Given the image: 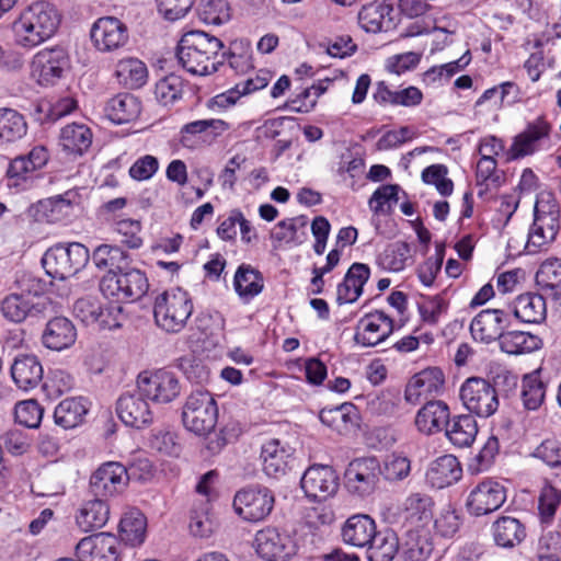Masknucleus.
I'll return each mask as SVG.
<instances>
[{
    "instance_id": "nucleus-59",
    "label": "nucleus",
    "mask_w": 561,
    "mask_h": 561,
    "mask_svg": "<svg viewBox=\"0 0 561 561\" xmlns=\"http://www.w3.org/2000/svg\"><path fill=\"white\" fill-rule=\"evenodd\" d=\"M400 186L397 184H386L379 186L370 196L368 206L375 215L388 214L392 203L399 199Z\"/></svg>"
},
{
    "instance_id": "nucleus-34",
    "label": "nucleus",
    "mask_w": 561,
    "mask_h": 561,
    "mask_svg": "<svg viewBox=\"0 0 561 561\" xmlns=\"http://www.w3.org/2000/svg\"><path fill=\"white\" fill-rule=\"evenodd\" d=\"M393 8L385 2L364 5L358 13V23L366 32H388L394 26L391 13Z\"/></svg>"
},
{
    "instance_id": "nucleus-19",
    "label": "nucleus",
    "mask_w": 561,
    "mask_h": 561,
    "mask_svg": "<svg viewBox=\"0 0 561 561\" xmlns=\"http://www.w3.org/2000/svg\"><path fill=\"white\" fill-rule=\"evenodd\" d=\"M229 127L227 122L219 118L197 119L182 126L179 140L184 148L188 149L209 146Z\"/></svg>"
},
{
    "instance_id": "nucleus-33",
    "label": "nucleus",
    "mask_w": 561,
    "mask_h": 561,
    "mask_svg": "<svg viewBox=\"0 0 561 561\" xmlns=\"http://www.w3.org/2000/svg\"><path fill=\"white\" fill-rule=\"evenodd\" d=\"M42 339L47 348L61 351L75 343L77 331L69 319L55 317L47 322Z\"/></svg>"
},
{
    "instance_id": "nucleus-10",
    "label": "nucleus",
    "mask_w": 561,
    "mask_h": 561,
    "mask_svg": "<svg viewBox=\"0 0 561 561\" xmlns=\"http://www.w3.org/2000/svg\"><path fill=\"white\" fill-rule=\"evenodd\" d=\"M506 488L494 478H484L476 483L466 499V508L473 516H483L497 511L506 501Z\"/></svg>"
},
{
    "instance_id": "nucleus-21",
    "label": "nucleus",
    "mask_w": 561,
    "mask_h": 561,
    "mask_svg": "<svg viewBox=\"0 0 561 561\" xmlns=\"http://www.w3.org/2000/svg\"><path fill=\"white\" fill-rule=\"evenodd\" d=\"M80 203V194L77 190H68L64 194L55 195L28 207V215L38 222H58L65 219L73 205Z\"/></svg>"
},
{
    "instance_id": "nucleus-15",
    "label": "nucleus",
    "mask_w": 561,
    "mask_h": 561,
    "mask_svg": "<svg viewBox=\"0 0 561 561\" xmlns=\"http://www.w3.org/2000/svg\"><path fill=\"white\" fill-rule=\"evenodd\" d=\"M116 412L119 420L129 427L141 430L152 424L154 413L150 408L146 394L136 389L123 393L116 402Z\"/></svg>"
},
{
    "instance_id": "nucleus-23",
    "label": "nucleus",
    "mask_w": 561,
    "mask_h": 561,
    "mask_svg": "<svg viewBox=\"0 0 561 561\" xmlns=\"http://www.w3.org/2000/svg\"><path fill=\"white\" fill-rule=\"evenodd\" d=\"M118 540L108 533H99L84 537L76 546V556L80 561H116Z\"/></svg>"
},
{
    "instance_id": "nucleus-39",
    "label": "nucleus",
    "mask_w": 561,
    "mask_h": 561,
    "mask_svg": "<svg viewBox=\"0 0 561 561\" xmlns=\"http://www.w3.org/2000/svg\"><path fill=\"white\" fill-rule=\"evenodd\" d=\"M141 112V103L130 93H118L106 104L105 113L115 124H126L136 119Z\"/></svg>"
},
{
    "instance_id": "nucleus-40",
    "label": "nucleus",
    "mask_w": 561,
    "mask_h": 561,
    "mask_svg": "<svg viewBox=\"0 0 561 561\" xmlns=\"http://www.w3.org/2000/svg\"><path fill=\"white\" fill-rule=\"evenodd\" d=\"M513 311L522 322L541 323L547 317L546 300L539 294L525 293L515 299Z\"/></svg>"
},
{
    "instance_id": "nucleus-44",
    "label": "nucleus",
    "mask_w": 561,
    "mask_h": 561,
    "mask_svg": "<svg viewBox=\"0 0 561 561\" xmlns=\"http://www.w3.org/2000/svg\"><path fill=\"white\" fill-rule=\"evenodd\" d=\"M547 381L539 369L526 374L522 379L520 399L526 410L536 411L545 402Z\"/></svg>"
},
{
    "instance_id": "nucleus-22",
    "label": "nucleus",
    "mask_w": 561,
    "mask_h": 561,
    "mask_svg": "<svg viewBox=\"0 0 561 561\" xmlns=\"http://www.w3.org/2000/svg\"><path fill=\"white\" fill-rule=\"evenodd\" d=\"M393 332V320L383 311L376 310L362 317L356 327L354 341L362 347H374Z\"/></svg>"
},
{
    "instance_id": "nucleus-17",
    "label": "nucleus",
    "mask_w": 561,
    "mask_h": 561,
    "mask_svg": "<svg viewBox=\"0 0 561 561\" xmlns=\"http://www.w3.org/2000/svg\"><path fill=\"white\" fill-rule=\"evenodd\" d=\"M94 47L102 53H114L123 48L129 39L127 26L117 18L98 19L90 32Z\"/></svg>"
},
{
    "instance_id": "nucleus-46",
    "label": "nucleus",
    "mask_w": 561,
    "mask_h": 561,
    "mask_svg": "<svg viewBox=\"0 0 561 561\" xmlns=\"http://www.w3.org/2000/svg\"><path fill=\"white\" fill-rule=\"evenodd\" d=\"M434 501L431 495L422 492L409 494L402 503V512L412 524H427L433 518Z\"/></svg>"
},
{
    "instance_id": "nucleus-24",
    "label": "nucleus",
    "mask_w": 561,
    "mask_h": 561,
    "mask_svg": "<svg viewBox=\"0 0 561 561\" xmlns=\"http://www.w3.org/2000/svg\"><path fill=\"white\" fill-rule=\"evenodd\" d=\"M508 324V314L502 309H484L471 321L470 332L476 341L491 343L501 341Z\"/></svg>"
},
{
    "instance_id": "nucleus-58",
    "label": "nucleus",
    "mask_w": 561,
    "mask_h": 561,
    "mask_svg": "<svg viewBox=\"0 0 561 561\" xmlns=\"http://www.w3.org/2000/svg\"><path fill=\"white\" fill-rule=\"evenodd\" d=\"M125 283L124 268L117 272H107L100 282V290L104 297L111 298L116 302H129L128 294L125 290Z\"/></svg>"
},
{
    "instance_id": "nucleus-18",
    "label": "nucleus",
    "mask_w": 561,
    "mask_h": 561,
    "mask_svg": "<svg viewBox=\"0 0 561 561\" xmlns=\"http://www.w3.org/2000/svg\"><path fill=\"white\" fill-rule=\"evenodd\" d=\"M551 125L543 116L529 122L526 128L513 138L508 149V158L517 160L534 154L550 138Z\"/></svg>"
},
{
    "instance_id": "nucleus-48",
    "label": "nucleus",
    "mask_w": 561,
    "mask_h": 561,
    "mask_svg": "<svg viewBox=\"0 0 561 561\" xmlns=\"http://www.w3.org/2000/svg\"><path fill=\"white\" fill-rule=\"evenodd\" d=\"M536 284L553 298H560L561 260L558 257H550L543 261L536 273Z\"/></svg>"
},
{
    "instance_id": "nucleus-26",
    "label": "nucleus",
    "mask_w": 561,
    "mask_h": 561,
    "mask_svg": "<svg viewBox=\"0 0 561 561\" xmlns=\"http://www.w3.org/2000/svg\"><path fill=\"white\" fill-rule=\"evenodd\" d=\"M445 383V378L442 369L437 367H430L415 374L409 381L404 398L410 403H417L420 399L437 396L442 392Z\"/></svg>"
},
{
    "instance_id": "nucleus-20",
    "label": "nucleus",
    "mask_w": 561,
    "mask_h": 561,
    "mask_svg": "<svg viewBox=\"0 0 561 561\" xmlns=\"http://www.w3.org/2000/svg\"><path fill=\"white\" fill-rule=\"evenodd\" d=\"M300 485L310 500L324 501L336 493L339 476L330 466L313 465L302 474Z\"/></svg>"
},
{
    "instance_id": "nucleus-8",
    "label": "nucleus",
    "mask_w": 561,
    "mask_h": 561,
    "mask_svg": "<svg viewBox=\"0 0 561 561\" xmlns=\"http://www.w3.org/2000/svg\"><path fill=\"white\" fill-rule=\"evenodd\" d=\"M460 399L470 413L484 419L493 415L500 405L496 389L480 377H470L461 385Z\"/></svg>"
},
{
    "instance_id": "nucleus-9",
    "label": "nucleus",
    "mask_w": 561,
    "mask_h": 561,
    "mask_svg": "<svg viewBox=\"0 0 561 561\" xmlns=\"http://www.w3.org/2000/svg\"><path fill=\"white\" fill-rule=\"evenodd\" d=\"M274 503V494L270 489L252 485L243 488L236 493L233 508L242 519L257 523L271 514Z\"/></svg>"
},
{
    "instance_id": "nucleus-30",
    "label": "nucleus",
    "mask_w": 561,
    "mask_h": 561,
    "mask_svg": "<svg viewBox=\"0 0 561 561\" xmlns=\"http://www.w3.org/2000/svg\"><path fill=\"white\" fill-rule=\"evenodd\" d=\"M450 420V410L442 400L427 401L416 413L415 425L417 430L432 435L446 428Z\"/></svg>"
},
{
    "instance_id": "nucleus-54",
    "label": "nucleus",
    "mask_w": 561,
    "mask_h": 561,
    "mask_svg": "<svg viewBox=\"0 0 561 561\" xmlns=\"http://www.w3.org/2000/svg\"><path fill=\"white\" fill-rule=\"evenodd\" d=\"M185 82L171 73L160 79L154 87V98L163 106H172L183 98Z\"/></svg>"
},
{
    "instance_id": "nucleus-52",
    "label": "nucleus",
    "mask_w": 561,
    "mask_h": 561,
    "mask_svg": "<svg viewBox=\"0 0 561 561\" xmlns=\"http://www.w3.org/2000/svg\"><path fill=\"white\" fill-rule=\"evenodd\" d=\"M27 133L24 116L15 110L0 108V145L14 142Z\"/></svg>"
},
{
    "instance_id": "nucleus-4",
    "label": "nucleus",
    "mask_w": 561,
    "mask_h": 561,
    "mask_svg": "<svg viewBox=\"0 0 561 561\" xmlns=\"http://www.w3.org/2000/svg\"><path fill=\"white\" fill-rule=\"evenodd\" d=\"M190 294L180 288H170L156 297L153 316L159 328L169 333H179L193 313Z\"/></svg>"
},
{
    "instance_id": "nucleus-61",
    "label": "nucleus",
    "mask_w": 561,
    "mask_h": 561,
    "mask_svg": "<svg viewBox=\"0 0 561 561\" xmlns=\"http://www.w3.org/2000/svg\"><path fill=\"white\" fill-rule=\"evenodd\" d=\"M461 525V517L450 504L445 505L434 520V528L438 535L445 538L454 537Z\"/></svg>"
},
{
    "instance_id": "nucleus-13",
    "label": "nucleus",
    "mask_w": 561,
    "mask_h": 561,
    "mask_svg": "<svg viewBox=\"0 0 561 561\" xmlns=\"http://www.w3.org/2000/svg\"><path fill=\"white\" fill-rule=\"evenodd\" d=\"M253 545L257 556L265 561H288L296 554L293 538L275 527L259 530Z\"/></svg>"
},
{
    "instance_id": "nucleus-60",
    "label": "nucleus",
    "mask_w": 561,
    "mask_h": 561,
    "mask_svg": "<svg viewBox=\"0 0 561 561\" xmlns=\"http://www.w3.org/2000/svg\"><path fill=\"white\" fill-rule=\"evenodd\" d=\"M561 504V490L550 483H546L539 494L538 511L542 522L549 523L556 515Z\"/></svg>"
},
{
    "instance_id": "nucleus-5",
    "label": "nucleus",
    "mask_w": 561,
    "mask_h": 561,
    "mask_svg": "<svg viewBox=\"0 0 561 561\" xmlns=\"http://www.w3.org/2000/svg\"><path fill=\"white\" fill-rule=\"evenodd\" d=\"M89 260V249L82 243H58L45 252L42 264L47 275L64 280L78 274Z\"/></svg>"
},
{
    "instance_id": "nucleus-35",
    "label": "nucleus",
    "mask_w": 561,
    "mask_h": 561,
    "mask_svg": "<svg viewBox=\"0 0 561 561\" xmlns=\"http://www.w3.org/2000/svg\"><path fill=\"white\" fill-rule=\"evenodd\" d=\"M92 140V130L85 124L72 123L60 129L59 146L68 154H84L91 147Z\"/></svg>"
},
{
    "instance_id": "nucleus-6",
    "label": "nucleus",
    "mask_w": 561,
    "mask_h": 561,
    "mask_svg": "<svg viewBox=\"0 0 561 561\" xmlns=\"http://www.w3.org/2000/svg\"><path fill=\"white\" fill-rule=\"evenodd\" d=\"M217 416V403L207 391L191 393L183 407V425L187 431L199 436L207 435L215 428Z\"/></svg>"
},
{
    "instance_id": "nucleus-14",
    "label": "nucleus",
    "mask_w": 561,
    "mask_h": 561,
    "mask_svg": "<svg viewBox=\"0 0 561 561\" xmlns=\"http://www.w3.org/2000/svg\"><path fill=\"white\" fill-rule=\"evenodd\" d=\"M129 473L119 462L108 461L101 465L90 477V490L101 499L116 496L128 485Z\"/></svg>"
},
{
    "instance_id": "nucleus-49",
    "label": "nucleus",
    "mask_w": 561,
    "mask_h": 561,
    "mask_svg": "<svg viewBox=\"0 0 561 561\" xmlns=\"http://www.w3.org/2000/svg\"><path fill=\"white\" fill-rule=\"evenodd\" d=\"M147 520L138 510L126 512L119 522V537L130 546H138L144 542L146 536Z\"/></svg>"
},
{
    "instance_id": "nucleus-53",
    "label": "nucleus",
    "mask_w": 561,
    "mask_h": 561,
    "mask_svg": "<svg viewBox=\"0 0 561 561\" xmlns=\"http://www.w3.org/2000/svg\"><path fill=\"white\" fill-rule=\"evenodd\" d=\"M228 62L229 67L237 75H244L253 68L252 48L248 41H234L230 44L227 53H222L219 59Z\"/></svg>"
},
{
    "instance_id": "nucleus-37",
    "label": "nucleus",
    "mask_w": 561,
    "mask_h": 561,
    "mask_svg": "<svg viewBox=\"0 0 561 561\" xmlns=\"http://www.w3.org/2000/svg\"><path fill=\"white\" fill-rule=\"evenodd\" d=\"M233 287L239 298L248 304L262 293L264 279L257 270L249 264H241L236 271Z\"/></svg>"
},
{
    "instance_id": "nucleus-28",
    "label": "nucleus",
    "mask_w": 561,
    "mask_h": 561,
    "mask_svg": "<svg viewBox=\"0 0 561 561\" xmlns=\"http://www.w3.org/2000/svg\"><path fill=\"white\" fill-rule=\"evenodd\" d=\"M43 375V366L33 354H19L11 365V377L23 391L35 389L42 382Z\"/></svg>"
},
{
    "instance_id": "nucleus-2",
    "label": "nucleus",
    "mask_w": 561,
    "mask_h": 561,
    "mask_svg": "<svg viewBox=\"0 0 561 561\" xmlns=\"http://www.w3.org/2000/svg\"><path fill=\"white\" fill-rule=\"evenodd\" d=\"M222 48V42L216 36L203 31H191L180 39L176 57L187 72L207 76L216 72L222 65V61L217 59Z\"/></svg>"
},
{
    "instance_id": "nucleus-31",
    "label": "nucleus",
    "mask_w": 561,
    "mask_h": 561,
    "mask_svg": "<svg viewBox=\"0 0 561 561\" xmlns=\"http://www.w3.org/2000/svg\"><path fill=\"white\" fill-rule=\"evenodd\" d=\"M376 522L367 514H355L348 517L341 529V537L344 543L366 548L374 539Z\"/></svg>"
},
{
    "instance_id": "nucleus-41",
    "label": "nucleus",
    "mask_w": 561,
    "mask_h": 561,
    "mask_svg": "<svg viewBox=\"0 0 561 561\" xmlns=\"http://www.w3.org/2000/svg\"><path fill=\"white\" fill-rule=\"evenodd\" d=\"M87 413V400L82 397H71L58 403L54 411V420L57 425L69 430L80 425Z\"/></svg>"
},
{
    "instance_id": "nucleus-7",
    "label": "nucleus",
    "mask_w": 561,
    "mask_h": 561,
    "mask_svg": "<svg viewBox=\"0 0 561 561\" xmlns=\"http://www.w3.org/2000/svg\"><path fill=\"white\" fill-rule=\"evenodd\" d=\"M381 466L376 457L353 459L344 472L346 490L360 499L367 497L377 489Z\"/></svg>"
},
{
    "instance_id": "nucleus-3",
    "label": "nucleus",
    "mask_w": 561,
    "mask_h": 561,
    "mask_svg": "<svg viewBox=\"0 0 561 561\" xmlns=\"http://www.w3.org/2000/svg\"><path fill=\"white\" fill-rule=\"evenodd\" d=\"M559 229V205L551 194H541L535 204L534 221L525 245L526 252L536 254L546 250L556 240Z\"/></svg>"
},
{
    "instance_id": "nucleus-56",
    "label": "nucleus",
    "mask_w": 561,
    "mask_h": 561,
    "mask_svg": "<svg viewBox=\"0 0 561 561\" xmlns=\"http://www.w3.org/2000/svg\"><path fill=\"white\" fill-rule=\"evenodd\" d=\"M502 182L501 172L497 170L496 159L479 158L476 167V184L479 187L478 195L481 197L491 187H499Z\"/></svg>"
},
{
    "instance_id": "nucleus-32",
    "label": "nucleus",
    "mask_w": 561,
    "mask_h": 561,
    "mask_svg": "<svg viewBox=\"0 0 561 561\" xmlns=\"http://www.w3.org/2000/svg\"><path fill=\"white\" fill-rule=\"evenodd\" d=\"M462 477V467L454 455L435 459L426 472V480L435 489L448 488Z\"/></svg>"
},
{
    "instance_id": "nucleus-16",
    "label": "nucleus",
    "mask_w": 561,
    "mask_h": 561,
    "mask_svg": "<svg viewBox=\"0 0 561 561\" xmlns=\"http://www.w3.org/2000/svg\"><path fill=\"white\" fill-rule=\"evenodd\" d=\"M48 160L49 153L44 146H35L27 154L14 158L7 171L8 186L18 190L27 188L34 173L44 168Z\"/></svg>"
},
{
    "instance_id": "nucleus-25",
    "label": "nucleus",
    "mask_w": 561,
    "mask_h": 561,
    "mask_svg": "<svg viewBox=\"0 0 561 561\" xmlns=\"http://www.w3.org/2000/svg\"><path fill=\"white\" fill-rule=\"evenodd\" d=\"M295 449L278 438L267 439L261 447V460L266 476L278 478L289 469Z\"/></svg>"
},
{
    "instance_id": "nucleus-62",
    "label": "nucleus",
    "mask_w": 561,
    "mask_h": 561,
    "mask_svg": "<svg viewBox=\"0 0 561 561\" xmlns=\"http://www.w3.org/2000/svg\"><path fill=\"white\" fill-rule=\"evenodd\" d=\"M411 472V461L408 457L392 454L383 461L381 474L387 481H402L409 477Z\"/></svg>"
},
{
    "instance_id": "nucleus-1",
    "label": "nucleus",
    "mask_w": 561,
    "mask_h": 561,
    "mask_svg": "<svg viewBox=\"0 0 561 561\" xmlns=\"http://www.w3.org/2000/svg\"><path fill=\"white\" fill-rule=\"evenodd\" d=\"M61 16L56 7L47 1H37L25 8L12 23L14 44L31 49L55 35Z\"/></svg>"
},
{
    "instance_id": "nucleus-42",
    "label": "nucleus",
    "mask_w": 561,
    "mask_h": 561,
    "mask_svg": "<svg viewBox=\"0 0 561 561\" xmlns=\"http://www.w3.org/2000/svg\"><path fill=\"white\" fill-rule=\"evenodd\" d=\"M495 543L502 548H513L526 537L525 526L515 517L502 516L492 525Z\"/></svg>"
},
{
    "instance_id": "nucleus-51",
    "label": "nucleus",
    "mask_w": 561,
    "mask_h": 561,
    "mask_svg": "<svg viewBox=\"0 0 561 561\" xmlns=\"http://www.w3.org/2000/svg\"><path fill=\"white\" fill-rule=\"evenodd\" d=\"M541 344L537 335L524 331L504 332L500 341L501 350L511 355L531 353L539 350Z\"/></svg>"
},
{
    "instance_id": "nucleus-64",
    "label": "nucleus",
    "mask_w": 561,
    "mask_h": 561,
    "mask_svg": "<svg viewBox=\"0 0 561 561\" xmlns=\"http://www.w3.org/2000/svg\"><path fill=\"white\" fill-rule=\"evenodd\" d=\"M550 468L561 467V442L556 438H546L531 454Z\"/></svg>"
},
{
    "instance_id": "nucleus-12",
    "label": "nucleus",
    "mask_w": 561,
    "mask_h": 561,
    "mask_svg": "<svg viewBox=\"0 0 561 561\" xmlns=\"http://www.w3.org/2000/svg\"><path fill=\"white\" fill-rule=\"evenodd\" d=\"M69 68V58L65 49L45 48L37 51L31 62V75L39 85H54Z\"/></svg>"
},
{
    "instance_id": "nucleus-55",
    "label": "nucleus",
    "mask_w": 561,
    "mask_h": 561,
    "mask_svg": "<svg viewBox=\"0 0 561 561\" xmlns=\"http://www.w3.org/2000/svg\"><path fill=\"white\" fill-rule=\"evenodd\" d=\"M92 261L100 270L117 272L124 268V264H126L127 261V253L117 245L101 244L94 250Z\"/></svg>"
},
{
    "instance_id": "nucleus-36",
    "label": "nucleus",
    "mask_w": 561,
    "mask_h": 561,
    "mask_svg": "<svg viewBox=\"0 0 561 561\" xmlns=\"http://www.w3.org/2000/svg\"><path fill=\"white\" fill-rule=\"evenodd\" d=\"M110 518L106 501L96 497L84 502L76 515L77 525L85 533L104 527Z\"/></svg>"
},
{
    "instance_id": "nucleus-38",
    "label": "nucleus",
    "mask_w": 561,
    "mask_h": 561,
    "mask_svg": "<svg viewBox=\"0 0 561 561\" xmlns=\"http://www.w3.org/2000/svg\"><path fill=\"white\" fill-rule=\"evenodd\" d=\"M478 424L470 414H461L449 420L445 435L447 439L458 448L469 447L476 440Z\"/></svg>"
},
{
    "instance_id": "nucleus-45",
    "label": "nucleus",
    "mask_w": 561,
    "mask_h": 561,
    "mask_svg": "<svg viewBox=\"0 0 561 561\" xmlns=\"http://www.w3.org/2000/svg\"><path fill=\"white\" fill-rule=\"evenodd\" d=\"M400 549V542L394 531L375 530L374 539L366 546L369 561H391Z\"/></svg>"
},
{
    "instance_id": "nucleus-11",
    "label": "nucleus",
    "mask_w": 561,
    "mask_h": 561,
    "mask_svg": "<svg viewBox=\"0 0 561 561\" xmlns=\"http://www.w3.org/2000/svg\"><path fill=\"white\" fill-rule=\"evenodd\" d=\"M138 389L153 403H169L181 393V385L176 375L167 369L152 373L144 371L137 379Z\"/></svg>"
},
{
    "instance_id": "nucleus-29",
    "label": "nucleus",
    "mask_w": 561,
    "mask_h": 561,
    "mask_svg": "<svg viewBox=\"0 0 561 561\" xmlns=\"http://www.w3.org/2000/svg\"><path fill=\"white\" fill-rule=\"evenodd\" d=\"M370 268L364 263H353L336 287V302L341 305L355 302L363 294L368 282Z\"/></svg>"
},
{
    "instance_id": "nucleus-27",
    "label": "nucleus",
    "mask_w": 561,
    "mask_h": 561,
    "mask_svg": "<svg viewBox=\"0 0 561 561\" xmlns=\"http://www.w3.org/2000/svg\"><path fill=\"white\" fill-rule=\"evenodd\" d=\"M308 218L297 216L278 221L271 231V239L275 249H293L301 245L308 239Z\"/></svg>"
},
{
    "instance_id": "nucleus-57",
    "label": "nucleus",
    "mask_w": 561,
    "mask_h": 561,
    "mask_svg": "<svg viewBox=\"0 0 561 561\" xmlns=\"http://www.w3.org/2000/svg\"><path fill=\"white\" fill-rule=\"evenodd\" d=\"M33 308L34 302L30 295L11 294L1 304L3 317L12 322H22Z\"/></svg>"
},
{
    "instance_id": "nucleus-43",
    "label": "nucleus",
    "mask_w": 561,
    "mask_h": 561,
    "mask_svg": "<svg viewBox=\"0 0 561 561\" xmlns=\"http://www.w3.org/2000/svg\"><path fill=\"white\" fill-rule=\"evenodd\" d=\"M115 78L125 88L138 89L146 84L148 69L146 64L138 58H123L115 66Z\"/></svg>"
},
{
    "instance_id": "nucleus-47",
    "label": "nucleus",
    "mask_w": 561,
    "mask_h": 561,
    "mask_svg": "<svg viewBox=\"0 0 561 561\" xmlns=\"http://www.w3.org/2000/svg\"><path fill=\"white\" fill-rule=\"evenodd\" d=\"M411 262V248L404 241L388 244L377 257L378 265L388 272H401Z\"/></svg>"
},
{
    "instance_id": "nucleus-50",
    "label": "nucleus",
    "mask_w": 561,
    "mask_h": 561,
    "mask_svg": "<svg viewBox=\"0 0 561 561\" xmlns=\"http://www.w3.org/2000/svg\"><path fill=\"white\" fill-rule=\"evenodd\" d=\"M403 561H426L433 551V543L426 534L410 530L400 543Z\"/></svg>"
},
{
    "instance_id": "nucleus-63",
    "label": "nucleus",
    "mask_w": 561,
    "mask_h": 561,
    "mask_svg": "<svg viewBox=\"0 0 561 561\" xmlns=\"http://www.w3.org/2000/svg\"><path fill=\"white\" fill-rule=\"evenodd\" d=\"M43 412L42 407L35 400L19 402L14 409L16 422L30 428H35L39 425Z\"/></svg>"
}]
</instances>
